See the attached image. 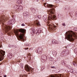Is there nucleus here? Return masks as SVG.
<instances>
[{
	"label": "nucleus",
	"mask_w": 77,
	"mask_h": 77,
	"mask_svg": "<svg viewBox=\"0 0 77 77\" xmlns=\"http://www.w3.org/2000/svg\"><path fill=\"white\" fill-rule=\"evenodd\" d=\"M20 66H21V68H23V64L22 63H20Z\"/></svg>",
	"instance_id": "obj_19"
},
{
	"label": "nucleus",
	"mask_w": 77,
	"mask_h": 77,
	"mask_svg": "<svg viewBox=\"0 0 77 77\" xmlns=\"http://www.w3.org/2000/svg\"><path fill=\"white\" fill-rule=\"evenodd\" d=\"M19 32L22 33L19 35L18 34V32L17 30H15L14 31V33L17 37H19L20 39H21L23 42H24V33L26 32V30L24 29H20L19 30Z\"/></svg>",
	"instance_id": "obj_2"
},
{
	"label": "nucleus",
	"mask_w": 77,
	"mask_h": 77,
	"mask_svg": "<svg viewBox=\"0 0 77 77\" xmlns=\"http://www.w3.org/2000/svg\"><path fill=\"white\" fill-rule=\"evenodd\" d=\"M4 77H6V75H4Z\"/></svg>",
	"instance_id": "obj_27"
},
{
	"label": "nucleus",
	"mask_w": 77,
	"mask_h": 77,
	"mask_svg": "<svg viewBox=\"0 0 77 77\" xmlns=\"http://www.w3.org/2000/svg\"><path fill=\"white\" fill-rule=\"evenodd\" d=\"M12 21L11 20H10L9 21V22H8L7 23V24L9 25L10 24H11V23H12Z\"/></svg>",
	"instance_id": "obj_17"
},
{
	"label": "nucleus",
	"mask_w": 77,
	"mask_h": 77,
	"mask_svg": "<svg viewBox=\"0 0 77 77\" xmlns=\"http://www.w3.org/2000/svg\"><path fill=\"white\" fill-rule=\"evenodd\" d=\"M38 17L40 20L41 18V16H38Z\"/></svg>",
	"instance_id": "obj_21"
},
{
	"label": "nucleus",
	"mask_w": 77,
	"mask_h": 77,
	"mask_svg": "<svg viewBox=\"0 0 77 77\" xmlns=\"http://www.w3.org/2000/svg\"><path fill=\"white\" fill-rule=\"evenodd\" d=\"M52 44H58V42L56 40H53L52 42Z\"/></svg>",
	"instance_id": "obj_10"
},
{
	"label": "nucleus",
	"mask_w": 77,
	"mask_h": 77,
	"mask_svg": "<svg viewBox=\"0 0 77 77\" xmlns=\"http://www.w3.org/2000/svg\"><path fill=\"white\" fill-rule=\"evenodd\" d=\"M42 0V1H44V0Z\"/></svg>",
	"instance_id": "obj_33"
},
{
	"label": "nucleus",
	"mask_w": 77,
	"mask_h": 77,
	"mask_svg": "<svg viewBox=\"0 0 77 77\" xmlns=\"http://www.w3.org/2000/svg\"><path fill=\"white\" fill-rule=\"evenodd\" d=\"M56 53V51H54L52 52V54H55Z\"/></svg>",
	"instance_id": "obj_20"
},
{
	"label": "nucleus",
	"mask_w": 77,
	"mask_h": 77,
	"mask_svg": "<svg viewBox=\"0 0 77 77\" xmlns=\"http://www.w3.org/2000/svg\"><path fill=\"white\" fill-rule=\"evenodd\" d=\"M39 53L40 54H41V53H42L41 52H40Z\"/></svg>",
	"instance_id": "obj_28"
},
{
	"label": "nucleus",
	"mask_w": 77,
	"mask_h": 77,
	"mask_svg": "<svg viewBox=\"0 0 77 77\" xmlns=\"http://www.w3.org/2000/svg\"><path fill=\"white\" fill-rule=\"evenodd\" d=\"M2 47V45H1V43H0V48Z\"/></svg>",
	"instance_id": "obj_26"
},
{
	"label": "nucleus",
	"mask_w": 77,
	"mask_h": 77,
	"mask_svg": "<svg viewBox=\"0 0 77 77\" xmlns=\"http://www.w3.org/2000/svg\"><path fill=\"white\" fill-rule=\"evenodd\" d=\"M17 8H18L17 10L20 11H23V7L21 5H18Z\"/></svg>",
	"instance_id": "obj_9"
},
{
	"label": "nucleus",
	"mask_w": 77,
	"mask_h": 77,
	"mask_svg": "<svg viewBox=\"0 0 77 77\" xmlns=\"http://www.w3.org/2000/svg\"><path fill=\"white\" fill-rule=\"evenodd\" d=\"M56 67H54V66L51 67V68H54V69H56Z\"/></svg>",
	"instance_id": "obj_22"
},
{
	"label": "nucleus",
	"mask_w": 77,
	"mask_h": 77,
	"mask_svg": "<svg viewBox=\"0 0 77 77\" xmlns=\"http://www.w3.org/2000/svg\"><path fill=\"white\" fill-rule=\"evenodd\" d=\"M73 72V71H72V72Z\"/></svg>",
	"instance_id": "obj_30"
},
{
	"label": "nucleus",
	"mask_w": 77,
	"mask_h": 77,
	"mask_svg": "<svg viewBox=\"0 0 77 77\" xmlns=\"http://www.w3.org/2000/svg\"><path fill=\"white\" fill-rule=\"evenodd\" d=\"M1 20L0 22L1 23V25L3 27L4 26H5V32H8V30H10L11 29V27L9 26H5V24H4V23L5 21L6 20V19H5V17H3V16L1 17Z\"/></svg>",
	"instance_id": "obj_3"
},
{
	"label": "nucleus",
	"mask_w": 77,
	"mask_h": 77,
	"mask_svg": "<svg viewBox=\"0 0 77 77\" xmlns=\"http://www.w3.org/2000/svg\"><path fill=\"white\" fill-rule=\"evenodd\" d=\"M16 3H17V4H20L21 3V0H17Z\"/></svg>",
	"instance_id": "obj_16"
},
{
	"label": "nucleus",
	"mask_w": 77,
	"mask_h": 77,
	"mask_svg": "<svg viewBox=\"0 0 77 77\" xmlns=\"http://www.w3.org/2000/svg\"><path fill=\"white\" fill-rule=\"evenodd\" d=\"M18 6H17V5H15L14 7V8L17 10L18 9Z\"/></svg>",
	"instance_id": "obj_14"
},
{
	"label": "nucleus",
	"mask_w": 77,
	"mask_h": 77,
	"mask_svg": "<svg viewBox=\"0 0 77 77\" xmlns=\"http://www.w3.org/2000/svg\"><path fill=\"white\" fill-rule=\"evenodd\" d=\"M25 69L26 71H27L28 72L30 71V70L32 71L30 67L29 66L27 65H26L25 66Z\"/></svg>",
	"instance_id": "obj_8"
},
{
	"label": "nucleus",
	"mask_w": 77,
	"mask_h": 77,
	"mask_svg": "<svg viewBox=\"0 0 77 77\" xmlns=\"http://www.w3.org/2000/svg\"><path fill=\"white\" fill-rule=\"evenodd\" d=\"M35 25L36 26H39L40 25V23H39V21H37L36 22Z\"/></svg>",
	"instance_id": "obj_12"
},
{
	"label": "nucleus",
	"mask_w": 77,
	"mask_h": 77,
	"mask_svg": "<svg viewBox=\"0 0 77 77\" xmlns=\"http://www.w3.org/2000/svg\"><path fill=\"white\" fill-rule=\"evenodd\" d=\"M21 26H24L25 25H24V23H22L21 25Z\"/></svg>",
	"instance_id": "obj_24"
},
{
	"label": "nucleus",
	"mask_w": 77,
	"mask_h": 77,
	"mask_svg": "<svg viewBox=\"0 0 77 77\" xmlns=\"http://www.w3.org/2000/svg\"><path fill=\"white\" fill-rule=\"evenodd\" d=\"M41 30L40 29H39L38 31H37L36 34L39 35L41 33Z\"/></svg>",
	"instance_id": "obj_13"
},
{
	"label": "nucleus",
	"mask_w": 77,
	"mask_h": 77,
	"mask_svg": "<svg viewBox=\"0 0 77 77\" xmlns=\"http://www.w3.org/2000/svg\"><path fill=\"white\" fill-rule=\"evenodd\" d=\"M5 54V51L2 50H0V61L3 60Z\"/></svg>",
	"instance_id": "obj_5"
},
{
	"label": "nucleus",
	"mask_w": 77,
	"mask_h": 77,
	"mask_svg": "<svg viewBox=\"0 0 77 77\" xmlns=\"http://www.w3.org/2000/svg\"><path fill=\"white\" fill-rule=\"evenodd\" d=\"M28 49H29V48H25V50H28Z\"/></svg>",
	"instance_id": "obj_25"
},
{
	"label": "nucleus",
	"mask_w": 77,
	"mask_h": 77,
	"mask_svg": "<svg viewBox=\"0 0 77 77\" xmlns=\"http://www.w3.org/2000/svg\"><path fill=\"white\" fill-rule=\"evenodd\" d=\"M44 6L45 8H54V5L51 4H48L46 3H44Z\"/></svg>",
	"instance_id": "obj_6"
},
{
	"label": "nucleus",
	"mask_w": 77,
	"mask_h": 77,
	"mask_svg": "<svg viewBox=\"0 0 77 77\" xmlns=\"http://www.w3.org/2000/svg\"><path fill=\"white\" fill-rule=\"evenodd\" d=\"M20 77H21V75L20 76Z\"/></svg>",
	"instance_id": "obj_32"
},
{
	"label": "nucleus",
	"mask_w": 77,
	"mask_h": 77,
	"mask_svg": "<svg viewBox=\"0 0 77 77\" xmlns=\"http://www.w3.org/2000/svg\"><path fill=\"white\" fill-rule=\"evenodd\" d=\"M47 15H45L43 16V19L45 21H47Z\"/></svg>",
	"instance_id": "obj_11"
},
{
	"label": "nucleus",
	"mask_w": 77,
	"mask_h": 77,
	"mask_svg": "<svg viewBox=\"0 0 77 77\" xmlns=\"http://www.w3.org/2000/svg\"><path fill=\"white\" fill-rule=\"evenodd\" d=\"M37 2H38V0H37Z\"/></svg>",
	"instance_id": "obj_31"
},
{
	"label": "nucleus",
	"mask_w": 77,
	"mask_h": 77,
	"mask_svg": "<svg viewBox=\"0 0 77 77\" xmlns=\"http://www.w3.org/2000/svg\"><path fill=\"white\" fill-rule=\"evenodd\" d=\"M48 26H49L48 27H49V29L51 30H54V27L55 28L56 27V26L55 25L52 26V25H50V24L48 23L47 24Z\"/></svg>",
	"instance_id": "obj_7"
},
{
	"label": "nucleus",
	"mask_w": 77,
	"mask_h": 77,
	"mask_svg": "<svg viewBox=\"0 0 77 77\" xmlns=\"http://www.w3.org/2000/svg\"><path fill=\"white\" fill-rule=\"evenodd\" d=\"M32 32H33V33H36V32H37V31H35V30L33 29L32 30Z\"/></svg>",
	"instance_id": "obj_18"
},
{
	"label": "nucleus",
	"mask_w": 77,
	"mask_h": 77,
	"mask_svg": "<svg viewBox=\"0 0 77 77\" xmlns=\"http://www.w3.org/2000/svg\"><path fill=\"white\" fill-rule=\"evenodd\" d=\"M63 26H65V23H63Z\"/></svg>",
	"instance_id": "obj_23"
},
{
	"label": "nucleus",
	"mask_w": 77,
	"mask_h": 77,
	"mask_svg": "<svg viewBox=\"0 0 77 77\" xmlns=\"http://www.w3.org/2000/svg\"><path fill=\"white\" fill-rule=\"evenodd\" d=\"M39 49H41H41H42V48H39Z\"/></svg>",
	"instance_id": "obj_29"
},
{
	"label": "nucleus",
	"mask_w": 77,
	"mask_h": 77,
	"mask_svg": "<svg viewBox=\"0 0 77 77\" xmlns=\"http://www.w3.org/2000/svg\"><path fill=\"white\" fill-rule=\"evenodd\" d=\"M8 56L10 57V58H12V54L10 53V54H8Z\"/></svg>",
	"instance_id": "obj_15"
},
{
	"label": "nucleus",
	"mask_w": 77,
	"mask_h": 77,
	"mask_svg": "<svg viewBox=\"0 0 77 77\" xmlns=\"http://www.w3.org/2000/svg\"><path fill=\"white\" fill-rule=\"evenodd\" d=\"M72 36L75 39L77 38V35L74 32L71 31H68L66 33L65 39H67V40L70 42L73 41L74 39L72 38Z\"/></svg>",
	"instance_id": "obj_1"
},
{
	"label": "nucleus",
	"mask_w": 77,
	"mask_h": 77,
	"mask_svg": "<svg viewBox=\"0 0 77 77\" xmlns=\"http://www.w3.org/2000/svg\"><path fill=\"white\" fill-rule=\"evenodd\" d=\"M10 45H9V46H10Z\"/></svg>",
	"instance_id": "obj_34"
},
{
	"label": "nucleus",
	"mask_w": 77,
	"mask_h": 77,
	"mask_svg": "<svg viewBox=\"0 0 77 77\" xmlns=\"http://www.w3.org/2000/svg\"><path fill=\"white\" fill-rule=\"evenodd\" d=\"M48 11L51 14H50L48 16V18L49 20H51V19L53 20L54 18H56V16L54 15V9L52 8V9L49 10Z\"/></svg>",
	"instance_id": "obj_4"
}]
</instances>
